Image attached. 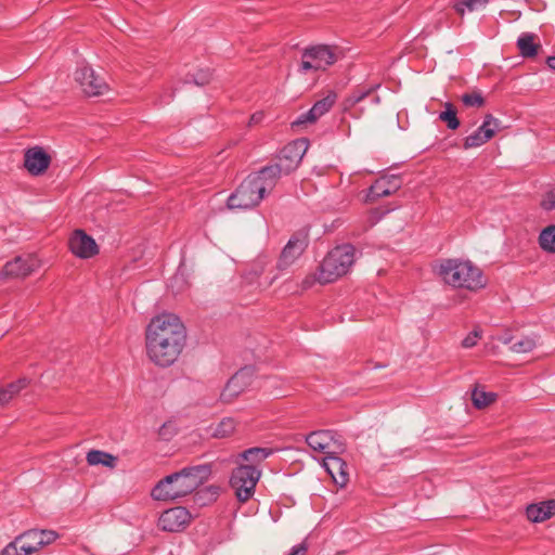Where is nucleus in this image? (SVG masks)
<instances>
[{
    "mask_svg": "<svg viewBox=\"0 0 555 555\" xmlns=\"http://www.w3.org/2000/svg\"><path fill=\"white\" fill-rule=\"evenodd\" d=\"M380 218L378 210L372 211L370 215L371 225L377 222V220Z\"/></svg>",
    "mask_w": 555,
    "mask_h": 555,
    "instance_id": "obj_42",
    "label": "nucleus"
},
{
    "mask_svg": "<svg viewBox=\"0 0 555 555\" xmlns=\"http://www.w3.org/2000/svg\"><path fill=\"white\" fill-rule=\"evenodd\" d=\"M75 80L88 96L103 95L108 91V85L88 65H82L76 69Z\"/></svg>",
    "mask_w": 555,
    "mask_h": 555,
    "instance_id": "obj_10",
    "label": "nucleus"
},
{
    "mask_svg": "<svg viewBox=\"0 0 555 555\" xmlns=\"http://www.w3.org/2000/svg\"><path fill=\"white\" fill-rule=\"evenodd\" d=\"M307 444L312 451L330 456L345 451V443L332 430H317L306 437Z\"/></svg>",
    "mask_w": 555,
    "mask_h": 555,
    "instance_id": "obj_9",
    "label": "nucleus"
},
{
    "mask_svg": "<svg viewBox=\"0 0 555 555\" xmlns=\"http://www.w3.org/2000/svg\"><path fill=\"white\" fill-rule=\"evenodd\" d=\"M276 279H278V275H274V276L271 279V281L269 282V284H268V285H269V286H270V285H272V284H273V282H274Z\"/></svg>",
    "mask_w": 555,
    "mask_h": 555,
    "instance_id": "obj_44",
    "label": "nucleus"
},
{
    "mask_svg": "<svg viewBox=\"0 0 555 555\" xmlns=\"http://www.w3.org/2000/svg\"><path fill=\"white\" fill-rule=\"evenodd\" d=\"M337 94L328 91L321 100L317 101L313 106L306 113L300 114L296 120L292 122L293 127L314 124L320 117L326 114L335 104Z\"/></svg>",
    "mask_w": 555,
    "mask_h": 555,
    "instance_id": "obj_15",
    "label": "nucleus"
},
{
    "mask_svg": "<svg viewBox=\"0 0 555 555\" xmlns=\"http://www.w3.org/2000/svg\"><path fill=\"white\" fill-rule=\"evenodd\" d=\"M249 384V372L247 370L238 371L227 383L221 393V399L225 402H230L232 399L242 393Z\"/></svg>",
    "mask_w": 555,
    "mask_h": 555,
    "instance_id": "obj_20",
    "label": "nucleus"
},
{
    "mask_svg": "<svg viewBox=\"0 0 555 555\" xmlns=\"http://www.w3.org/2000/svg\"><path fill=\"white\" fill-rule=\"evenodd\" d=\"M315 283H320L319 271L317 273L308 274L300 284L302 291L311 288Z\"/></svg>",
    "mask_w": 555,
    "mask_h": 555,
    "instance_id": "obj_38",
    "label": "nucleus"
},
{
    "mask_svg": "<svg viewBox=\"0 0 555 555\" xmlns=\"http://www.w3.org/2000/svg\"><path fill=\"white\" fill-rule=\"evenodd\" d=\"M263 118V114L261 112L255 113L250 116L248 126L259 124Z\"/></svg>",
    "mask_w": 555,
    "mask_h": 555,
    "instance_id": "obj_41",
    "label": "nucleus"
},
{
    "mask_svg": "<svg viewBox=\"0 0 555 555\" xmlns=\"http://www.w3.org/2000/svg\"><path fill=\"white\" fill-rule=\"evenodd\" d=\"M354 262V248L346 244L332 249L319 267L320 284L332 283L346 275Z\"/></svg>",
    "mask_w": 555,
    "mask_h": 555,
    "instance_id": "obj_6",
    "label": "nucleus"
},
{
    "mask_svg": "<svg viewBox=\"0 0 555 555\" xmlns=\"http://www.w3.org/2000/svg\"><path fill=\"white\" fill-rule=\"evenodd\" d=\"M260 476L261 472L254 465H240L233 469L230 485L238 501L246 502L254 495Z\"/></svg>",
    "mask_w": 555,
    "mask_h": 555,
    "instance_id": "obj_8",
    "label": "nucleus"
},
{
    "mask_svg": "<svg viewBox=\"0 0 555 555\" xmlns=\"http://www.w3.org/2000/svg\"><path fill=\"white\" fill-rule=\"evenodd\" d=\"M446 109L439 114V119L447 124V127L451 130H455L460 127V120L456 116V109L451 103L444 104Z\"/></svg>",
    "mask_w": 555,
    "mask_h": 555,
    "instance_id": "obj_31",
    "label": "nucleus"
},
{
    "mask_svg": "<svg viewBox=\"0 0 555 555\" xmlns=\"http://www.w3.org/2000/svg\"><path fill=\"white\" fill-rule=\"evenodd\" d=\"M307 149L308 142L305 139L286 144L278 155L276 162L261 169L262 175L273 180L275 185L282 175H289L299 166Z\"/></svg>",
    "mask_w": 555,
    "mask_h": 555,
    "instance_id": "obj_7",
    "label": "nucleus"
},
{
    "mask_svg": "<svg viewBox=\"0 0 555 555\" xmlns=\"http://www.w3.org/2000/svg\"><path fill=\"white\" fill-rule=\"evenodd\" d=\"M308 246V235L305 233H295L283 248L276 263L280 271L291 267L305 251Z\"/></svg>",
    "mask_w": 555,
    "mask_h": 555,
    "instance_id": "obj_12",
    "label": "nucleus"
},
{
    "mask_svg": "<svg viewBox=\"0 0 555 555\" xmlns=\"http://www.w3.org/2000/svg\"><path fill=\"white\" fill-rule=\"evenodd\" d=\"M236 429V422L232 417L222 418L215 427L211 436L214 438H227L230 437Z\"/></svg>",
    "mask_w": 555,
    "mask_h": 555,
    "instance_id": "obj_30",
    "label": "nucleus"
},
{
    "mask_svg": "<svg viewBox=\"0 0 555 555\" xmlns=\"http://www.w3.org/2000/svg\"><path fill=\"white\" fill-rule=\"evenodd\" d=\"M401 188V179L398 176L380 177L369 189L367 202H374L377 198L389 196Z\"/></svg>",
    "mask_w": 555,
    "mask_h": 555,
    "instance_id": "obj_18",
    "label": "nucleus"
},
{
    "mask_svg": "<svg viewBox=\"0 0 555 555\" xmlns=\"http://www.w3.org/2000/svg\"><path fill=\"white\" fill-rule=\"evenodd\" d=\"M462 103L467 107H482L485 105V98L481 92L474 91L472 93H464L461 96Z\"/></svg>",
    "mask_w": 555,
    "mask_h": 555,
    "instance_id": "obj_34",
    "label": "nucleus"
},
{
    "mask_svg": "<svg viewBox=\"0 0 555 555\" xmlns=\"http://www.w3.org/2000/svg\"><path fill=\"white\" fill-rule=\"evenodd\" d=\"M273 180L262 175V170L249 175L232 193L227 202L230 209H249L259 205L266 193L273 190Z\"/></svg>",
    "mask_w": 555,
    "mask_h": 555,
    "instance_id": "obj_4",
    "label": "nucleus"
},
{
    "mask_svg": "<svg viewBox=\"0 0 555 555\" xmlns=\"http://www.w3.org/2000/svg\"><path fill=\"white\" fill-rule=\"evenodd\" d=\"M323 466L336 485L344 487L348 482L347 465L338 454L325 456L323 459Z\"/></svg>",
    "mask_w": 555,
    "mask_h": 555,
    "instance_id": "obj_21",
    "label": "nucleus"
},
{
    "mask_svg": "<svg viewBox=\"0 0 555 555\" xmlns=\"http://www.w3.org/2000/svg\"><path fill=\"white\" fill-rule=\"evenodd\" d=\"M39 267V261L34 256L16 257L3 268V274L12 278H26Z\"/></svg>",
    "mask_w": 555,
    "mask_h": 555,
    "instance_id": "obj_19",
    "label": "nucleus"
},
{
    "mask_svg": "<svg viewBox=\"0 0 555 555\" xmlns=\"http://www.w3.org/2000/svg\"><path fill=\"white\" fill-rule=\"evenodd\" d=\"M271 453H272L271 449H267V448H250V449L245 450L241 454V457L244 461L249 462L250 463L249 465L256 466V464H259L262 461H264Z\"/></svg>",
    "mask_w": 555,
    "mask_h": 555,
    "instance_id": "obj_29",
    "label": "nucleus"
},
{
    "mask_svg": "<svg viewBox=\"0 0 555 555\" xmlns=\"http://www.w3.org/2000/svg\"><path fill=\"white\" fill-rule=\"evenodd\" d=\"M57 537V533L52 530H28L20 535V538L23 539L21 551L24 553V555H31L43 546L54 542Z\"/></svg>",
    "mask_w": 555,
    "mask_h": 555,
    "instance_id": "obj_14",
    "label": "nucleus"
},
{
    "mask_svg": "<svg viewBox=\"0 0 555 555\" xmlns=\"http://www.w3.org/2000/svg\"><path fill=\"white\" fill-rule=\"evenodd\" d=\"M373 100H374L375 103L379 102V98L377 95H375Z\"/></svg>",
    "mask_w": 555,
    "mask_h": 555,
    "instance_id": "obj_45",
    "label": "nucleus"
},
{
    "mask_svg": "<svg viewBox=\"0 0 555 555\" xmlns=\"http://www.w3.org/2000/svg\"><path fill=\"white\" fill-rule=\"evenodd\" d=\"M190 520V512L184 507L178 506L162 513L158 519V527L163 531L178 532L184 529Z\"/></svg>",
    "mask_w": 555,
    "mask_h": 555,
    "instance_id": "obj_16",
    "label": "nucleus"
},
{
    "mask_svg": "<svg viewBox=\"0 0 555 555\" xmlns=\"http://www.w3.org/2000/svg\"><path fill=\"white\" fill-rule=\"evenodd\" d=\"M488 2L489 0H459L454 4V9L460 15H464L466 9L468 11H475L485 7Z\"/></svg>",
    "mask_w": 555,
    "mask_h": 555,
    "instance_id": "obj_33",
    "label": "nucleus"
},
{
    "mask_svg": "<svg viewBox=\"0 0 555 555\" xmlns=\"http://www.w3.org/2000/svg\"><path fill=\"white\" fill-rule=\"evenodd\" d=\"M527 517L532 522H542L555 515V500L530 504L526 509Z\"/></svg>",
    "mask_w": 555,
    "mask_h": 555,
    "instance_id": "obj_22",
    "label": "nucleus"
},
{
    "mask_svg": "<svg viewBox=\"0 0 555 555\" xmlns=\"http://www.w3.org/2000/svg\"><path fill=\"white\" fill-rule=\"evenodd\" d=\"M186 337V328L176 314H158L146 326V354L154 364L168 367L179 359Z\"/></svg>",
    "mask_w": 555,
    "mask_h": 555,
    "instance_id": "obj_1",
    "label": "nucleus"
},
{
    "mask_svg": "<svg viewBox=\"0 0 555 555\" xmlns=\"http://www.w3.org/2000/svg\"><path fill=\"white\" fill-rule=\"evenodd\" d=\"M538 242L542 250L555 254V224L544 228L539 234Z\"/></svg>",
    "mask_w": 555,
    "mask_h": 555,
    "instance_id": "obj_28",
    "label": "nucleus"
},
{
    "mask_svg": "<svg viewBox=\"0 0 555 555\" xmlns=\"http://www.w3.org/2000/svg\"><path fill=\"white\" fill-rule=\"evenodd\" d=\"M51 157L42 147L28 149L24 156V166L33 176H40L49 168Z\"/></svg>",
    "mask_w": 555,
    "mask_h": 555,
    "instance_id": "obj_17",
    "label": "nucleus"
},
{
    "mask_svg": "<svg viewBox=\"0 0 555 555\" xmlns=\"http://www.w3.org/2000/svg\"><path fill=\"white\" fill-rule=\"evenodd\" d=\"M435 272L448 285L476 292L486 286L487 281L481 270L469 260L443 259Z\"/></svg>",
    "mask_w": 555,
    "mask_h": 555,
    "instance_id": "obj_3",
    "label": "nucleus"
},
{
    "mask_svg": "<svg viewBox=\"0 0 555 555\" xmlns=\"http://www.w3.org/2000/svg\"><path fill=\"white\" fill-rule=\"evenodd\" d=\"M69 250L80 259H90L100 251L94 238L83 230H75L68 238Z\"/></svg>",
    "mask_w": 555,
    "mask_h": 555,
    "instance_id": "obj_13",
    "label": "nucleus"
},
{
    "mask_svg": "<svg viewBox=\"0 0 555 555\" xmlns=\"http://www.w3.org/2000/svg\"><path fill=\"white\" fill-rule=\"evenodd\" d=\"M343 57V51L337 46L313 44L301 50L298 72L301 75L325 72Z\"/></svg>",
    "mask_w": 555,
    "mask_h": 555,
    "instance_id": "obj_5",
    "label": "nucleus"
},
{
    "mask_svg": "<svg viewBox=\"0 0 555 555\" xmlns=\"http://www.w3.org/2000/svg\"><path fill=\"white\" fill-rule=\"evenodd\" d=\"M23 539L20 535L11 543H9L2 551L1 555H24L21 551Z\"/></svg>",
    "mask_w": 555,
    "mask_h": 555,
    "instance_id": "obj_36",
    "label": "nucleus"
},
{
    "mask_svg": "<svg viewBox=\"0 0 555 555\" xmlns=\"http://www.w3.org/2000/svg\"><path fill=\"white\" fill-rule=\"evenodd\" d=\"M495 392L486 391L481 385H476L472 391V402L476 409H485L496 401Z\"/></svg>",
    "mask_w": 555,
    "mask_h": 555,
    "instance_id": "obj_24",
    "label": "nucleus"
},
{
    "mask_svg": "<svg viewBox=\"0 0 555 555\" xmlns=\"http://www.w3.org/2000/svg\"><path fill=\"white\" fill-rule=\"evenodd\" d=\"M210 80V73L208 70H201L196 75V77L193 78V81L197 86H205Z\"/></svg>",
    "mask_w": 555,
    "mask_h": 555,
    "instance_id": "obj_39",
    "label": "nucleus"
},
{
    "mask_svg": "<svg viewBox=\"0 0 555 555\" xmlns=\"http://www.w3.org/2000/svg\"><path fill=\"white\" fill-rule=\"evenodd\" d=\"M481 334L482 331L480 328H475L462 340V347L466 349L475 347L481 338Z\"/></svg>",
    "mask_w": 555,
    "mask_h": 555,
    "instance_id": "obj_35",
    "label": "nucleus"
},
{
    "mask_svg": "<svg viewBox=\"0 0 555 555\" xmlns=\"http://www.w3.org/2000/svg\"><path fill=\"white\" fill-rule=\"evenodd\" d=\"M90 466L103 465L108 468H115L117 457L111 453L101 450H90L86 456Z\"/></svg>",
    "mask_w": 555,
    "mask_h": 555,
    "instance_id": "obj_26",
    "label": "nucleus"
},
{
    "mask_svg": "<svg viewBox=\"0 0 555 555\" xmlns=\"http://www.w3.org/2000/svg\"><path fill=\"white\" fill-rule=\"evenodd\" d=\"M537 36L531 33L522 34L517 40V48L522 57H533L538 54L541 46L535 42Z\"/></svg>",
    "mask_w": 555,
    "mask_h": 555,
    "instance_id": "obj_23",
    "label": "nucleus"
},
{
    "mask_svg": "<svg viewBox=\"0 0 555 555\" xmlns=\"http://www.w3.org/2000/svg\"><path fill=\"white\" fill-rule=\"evenodd\" d=\"M550 68L555 70V56H550L546 61Z\"/></svg>",
    "mask_w": 555,
    "mask_h": 555,
    "instance_id": "obj_43",
    "label": "nucleus"
},
{
    "mask_svg": "<svg viewBox=\"0 0 555 555\" xmlns=\"http://www.w3.org/2000/svg\"><path fill=\"white\" fill-rule=\"evenodd\" d=\"M501 128V121L493 115L487 114L481 126L464 139L463 147L469 150L486 144Z\"/></svg>",
    "mask_w": 555,
    "mask_h": 555,
    "instance_id": "obj_11",
    "label": "nucleus"
},
{
    "mask_svg": "<svg viewBox=\"0 0 555 555\" xmlns=\"http://www.w3.org/2000/svg\"><path fill=\"white\" fill-rule=\"evenodd\" d=\"M209 475L210 467L208 465L184 467L158 481L151 495L157 501L183 498L207 481Z\"/></svg>",
    "mask_w": 555,
    "mask_h": 555,
    "instance_id": "obj_2",
    "label": "nucleus"
},
{
    "mask_svg": "<svg viewBox=\"0 0 555 555\" xmlns=\"http://www.w3.org/2000/svg\"><path fill=\"white\" fill-rule=\"evenodd\" d=\"M28 385L27 378H20L14 383H10L7 387L0 389V408L7 405L14 396Z\"/></svg>",
    "mask_w": 555,
    "mask_h": 555,
    "instance_id": "obj_27",
    "label": "nucleus"
},
{
    "mask_svg": "<svg viewBox=\"0 0 555 555\" xmlns=\"http://www.w3.org/2000/svg\"><path fill=\"white\" fill-rule=\"evenodd\" d=\"M379 87V85H371V86H358L345 100L344 106L345 109H350L356 106L358 103L363 101L365 98L370 96L375 90Z\"/></svg>",
    "mask_w": 555,
    "mask_h": 555,
    "instance_id": "obj_25",
    "label": "nucleus"
},
{
    "mask_svg": "<svg viewBox=\"0 0 555 555\" xmlns=\"http://www.w3.org/2000/svg\"><path fill=\"white\" fill-rule=\"evenodd\" d=\"M306 552H307V546L304 543H301V544L293 547L289 555H306Z\"/></svg>",
    "mask_w": 555,
    "mask_h": 555,
    "instance_id": "obj_40",
    "label": "nucleus"
},
{
    "mask_svg": "<svg viewBox=\"0 0 555 555\" xmlns=\"http://www.w3.org/2000/svg\"><path fill=\"white\" fill-rule=\"evenodd\" d=\"M540 205L544 210L547 211L555 209V191L547 192L543 196Z\"/></svg>",
    "mask_w": 555,
    "mask_h": 555,
    "instance_id": "obj_37",
    "label": "nucleus"
},
{
    "mask_svg": "<svg viewBox=\"0 0 555 555\" xmlns=\"http://www.w3.org/2000/svg\"><path fill=\"white\" fill-rule=\"evenodd\" d=\"M537 347V339L534 337L525 336L515 340L511 350L516 353H528Z\"/></svg>",
    "mask_w": 555,
    "mask_h": 555,
    "instance_id": "obj_32",
    "label": "nucleus"
}]
</instances>
